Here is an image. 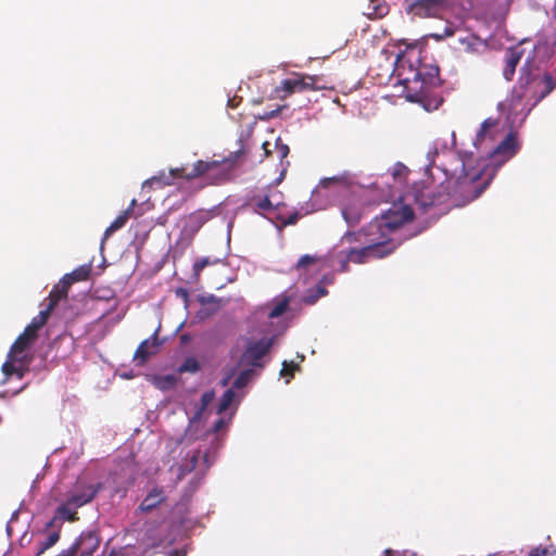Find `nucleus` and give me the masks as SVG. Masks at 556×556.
<instances>
[{
    "instance_id": "393cba45",
    "label": "nucleus",
    "mask_w": 556,
    "mask_h": 556,
    "mask_svg": "<svg viewBox=\"0 0 556 556\" xmlns=\"http://www.w3.org/2000/svg\"><path fill=\"white\" fill-rule=\"evenodd\" d=\"M165 500L162 489L153 488L147 496L142 500L139 510L143 513L151 511Z\"/></svg>"
},
{
    "instance_id": "a19ab883",
    "label": "nucleus",
    "mask_w": 556,
    "mask_h": 556,
    "mask_svg": "<svg viewBox=\"0 0 556 556\" xmlns=\"http://www.w3.org/2000/svg\"><path fill=\"white\" fill-rule=\"evenodd\" d=\"M17 516V511H14L12 517H11V520L8 522L7 525V532H8V535L11 536L12 535V522L13 520L16 518Z\"/></svg>"
},
{
    "instance_id": "2eb2a0df",
    "label": "nucleus",
    "mask_w": 556,
    "mask_h": 556,
    "mask_svg": "<svg viewBox=\"0 0 556 556\" xmlns=\"http://www.w3.org/2000/svg\"><path fill=\"white\" fill-rule=\"evenodd\" d=\"M407 13L414 16L439 17L448 7V0H405Z\"/></svg>"
},
{
    "instance_id": "ddd939ff",
    "label": "nucleus",
    "mask_w": 556,
    "mask_h": 556,
    "mask_svg": "<svg viewBox=\"0 0 556 556\" xmlns=\"http://www.w3.org/2000/svg\"><path fill=\"white\" fill-rule=\"evenodd\" d=\"M245 205L254 212L265 214L283 205V194L276 186L269 185L251 195Z\"/></svg>"
},
{
    "instance_id": "49530a36",
    "label": "nucleus",
    "mask_w": 556,
    "mask_h": 556,
    "mask_svg": "<svg viewBox=\"0 0 556 556\" xmlns=\"http://www.w3.org/2000/svg\"><path fill=\"white\" fill-rule=\"evenodd\" d=\"M354 233H346V238L350 240Z\"/></svg>"
},
{
    "instance_id": "79ce46f5",
    "label": "nucleus",
    "mask_w": 556,
    "mask_h": 556,
    "mask_svg": "<svg viewBox=\"0 0 556 556\" xmlns=\"http://www.w3.org/2000/svg\"><path fill=\"white\" fill-rule=\"evenodd\" d=\"M320 282H323V283H331V282H332V280H331V279H329L326 275H324V276H323V278H321V280H320Z\"/></svg>"
},
{
    "instance_id": "9d476101",
    "label": "nucleus",
    "mask_w": 556,
    "mask_h": 556,
    "mask_svg": "<svg viewBox=\"0 0 556 556\" xmlns=\"http://www.w3.org/2000/svg\"><path fill=\"white\" fill-rule=\"evenodd\" d=\"M222 163L219 161H203L195 162L190 169L186 166L170 168L169 173L161 172L159 175L144 181L143 186L156 184L161 187L173 185L175 178H185L191 180L204 176L211 172L219 168Z\"/></svg>"
},
{
    "instance_id": "473e14b6",
    "label": "nucleus",
    "mask_w": 556,
    "mask_h": 556,
    "mask_svg": "<svg viewBox=\"0 0 556 556\" xmlns=\"http://www.w3.org/2000/svg\"><path fill=\"white\" fill-rule=\"evenodd\" d=\"M177 382V379L173 375H166L156 379V386L161 390H168L173 388Z\"/></svg>"
},
{
    "instance_id": "de8ad7c7",
    "label": "nucleus",
    "mask_w": 556,
    "mask_h": 556,
    "mask_svg": "<svg viewBox=\"0 0 556 556\" xmlns=\"http://www.w3.org/2000/svg\"><path fill=\"white\" fill-rule=\"evenodd\" d=\"M267 146H268V142H265V143L263 144V147H264V149H265V150H266Z\"/></svg>"
},
{
    "instance_id": "dca6fc26",
    "label": "nucleus",
    "mask_w": 556,
    "mask_h": 556,
    "mask_svg": "<svg viewBox=\"0 0 556 556\" xmlns=\"http://www.w3.org/2000/svg\"><path fill=\"white\" fill-rule=\"evenodd\" d=\"M100 539L94 532H84L77 539L73 548L63 551L58 556H93L99 549ZM108 556H118L115 551H111Z\"/></svg>"
},
{
    "instance_id": "39448f33",
    "label": "nucleus",
    "mask_w": 556,
    "mask_h": 556,
    "mask_svg": "<svg viewBox=\"0 0 556 556\" xmlns=\"http://www.w3.org/2000/svg\"><path fill=\"white\" fill-rule=\"evenodd\" d=\"M395 251V245H362L359 249H350L348 252H330L327 256L303 255L296 264L299 275H314L321 268H331L334 271H345L348 263L364 264L375 260L384 258Z\"/></svg>"
},
{
    "instance_id": "1a4fd4ad",
    "label": "nucleus",
    "mask_w": 556,
    "mask_h": 556,
    "mask_svg": "<svg viewBox=\"0 0 556 556\" xmlns=\"http://www.w3.org/2000/svg\"><path fill=\"white\" fill-rule=\"evenodd\" d=\"M33 342L21 334L18 336L12 344L5 362L2 364L3 379L0 384H5L13 376L22 379L25 372L28 371L31 362L30 345Z\"/></svg>"
},
{
    "instance_id": "f3484780",
    "label": "nucleus",
    "mask_w": 556,
    "mask_h": 556,
    "mask_svg": "<svg viewBox=\"0 0 556 556\" xmlns=\"http://www.w3.org/2000/svg\"><path fill=\"white\" fill-rule=\"evenodd\" d=\"M91 263L84 264L78 268L74 269L72 273L66 274L63 278L52 288V295L59 296L61 300L64 299L67 294V290L70 286L74 281H80L88 278L91 273Z\"/></svg>"
},
{
    "instance_id": "ea45409f",
    "label": "nucleus",
    "mask_w": 556,
    "mask_h": 556,
    "mask_svg": "<svg viewBox=\"0 0 556 556\" xmlns=\"http://www.w3.org/2000/svg\"><path fill=\"white\" fill-rule=\"evenodd\" d=\"M278 148V153L280 155L281 159L286 157L289 153V147L286 146V144H279L277 146Z\"/></svg>"
},
{
    "instance_id": "7c9ffc66",
    "label": "nucleus",
    "mask_w": 556,
    "mask_h": 556,
    "mask_svg": "<svg viewBox=\"0 0 556 556\" xmlns=\"http://www.w3.org/2000/svg\"><path fill=\"white\" fill-rule=\"evenodd\" d=\"M298 370H300V363H295L294 361H283L279 375L281 378L286 379V383L288 384L293 378L294 372Z\"/></svg>"
},
{
    "instance_id": "2f4dec72",
    "label": "nucleus",
    "mask_w": 556,
    "mask_h": 556,
    "mask_svg": "<svg viewBox=\"0 0 556 556\" xmlns=\"http://www.w3.org/2000/svg\"><path fill=\"white\" fill-rule=\"evenodd\" d=\"M200 369V364L194 357H187L179 366V372H197Z\"/></svg>"
},
{
    "instance_id": "a878e982",
    "label": "nucleus",
    "mask_w": 556,
    "mask_h": 556,
    "mask_svg": "<svg viewBox=\"0 0 556 556\" xmlns=\"http://www.w3.org/2000/svg\"><path fill=\"white\" fill-rule=\"evenodd\" d=\"M389 12V7L384 2H380V0H369L367 11L364 12L369 18H380L387 15Z\"/></svg>"
},
{
    "instance_id": "7ed1b4c3",
    "label": "nucleus",
    "mask_w": 556,
    "mask_h": 556,
    "mask_svg": "<svg viewBox=\"0 0 556 556\" xmlns=\"http://www.w3.org/2000/svg\"><path fill=\"white\" fill-rule=\"evenodd\" d=\"M102 485L86 478H78L59 501L53 517L47 521L45 530L49 531L39 543V553H45L60 540V531L64 522H75L79 519L78 509L91 503Z\"/></svg>"
},
{
    "instance_id": "f03ea898",
    "label": "nucleus",
    "mask_w": 556,
    "mask_h": 556,
    "mask_svg": "<svg viewBox=\"0 0 556 556\" xmlns=\"http://www.w3.org/2000/svg\"><path fill=\"white\" fill-rule=\"evenodd\" d=\"M289 303L290 296L282 293L255 309L254 316L256 318L264 317L266 319L262 329L264 336L260 339H247L245 348L241 355L243 364L253 368H263L265 366L263 358L269 353L277 338L290 326L293 314H291Z\"/></svg>"
},
{
    "instance_id": "e433bc0d",
    "label": "nucleus",
    "mask_w": 556,
    "mask_h": 556,
    "mask_svg": "<svg viewBox=\"0 0 556 556\" xmlns=\"http://www.w3.org/2000/svg\"><path fill=\"white\" fill-rule=\"evenodd\" d=\"M407 173L408 168L402 163H396L392 169V176L394 179L405 177Z\"/></svg>"
},
{
    "instance_id": "9b49d317",
    "label": "nucleus",
    "mask_w": 556,
    "mask_h": 556,
    "mask_svg": "<svg viewBox=\"0 0 556 556\" xmlns=\"http://www.w3.org/2000/svg\"><path fill=\"white\" fill-rule=\"evenodd\" d=\"M321 78L316 75L304 73H293L289 78L283 79L274 90L275 96L281 100L293 93H300L309 90H321L325 88L320 85Z\"/></svg>"
},
{
    "instance_id": "cd10ccee",
    "label": "nucleus",
    "mask_w": 556,
    "mask_h": 556,
    "mask_svg": "<svg viewBox=\"0 0 556 556\" xmlns=\"http://www.w3.org/2000/svg\"><path fill=\"white\" fill-rule=\"evenodd\" d=\"M342 215L349 225L354 226L359 223L362 211L357 205L349 204L342 208Z\"/></svg>"
},
{
    "instance_id": "58836bf2",
    "label": "nucleus",
    "mask_w": 556,
    "mask_h": 556,
    "mask_svg": "<svg viewBox=\"0 0 556 556\" xmlns=\"http://www.w3.org/2000/svg\"><path fill=\"white\" fill-rule=\"evenodd\" d=\"M528 556H547L546 548L536 547L532 549Z\"/></svg>"
},
{
    "instance_id": "aec40b11",
    "label": "nucleus",
    "mask_w": 556,
    "mask_h": 556,
    "mask_svg": "<svg viewBox=\"0 0 556 556\" xmlns=\"http://www.w3.org/2000/svg\"><path fill=\"white\" fill-rule=\"evenodd\" d=\"M500 128V121L497 118L488 117L484 119L476 135L475 146L476 148H482L486 141H494L497 137Z\"/></svg>"
},
{
    "instance_id": "c9c22d12",
    "label": "nucleus",
    "mask_w": 556,
    "mask_h": 556,
    "mask_svg": "<svg viewBox=\"0 0 556 556\" xmlns=\"http://www.w3.org/2000/svg\"><path fill=\"white\" fill-rule=\"evenodd\" d=\"M286 105H277L274 110H264L263 113L258 115V118L262 121H269L276 117Z\"/></svg>"
},
{
    "instance_id": "bb28decb",
    "label": "nucleus",
    "mask_w": 556,
    "mask_h": 556,
    "mask_svg": "<svg viewBox=\"0 0 556 556\" xmlns=\"http://www.w3.org/2000/svg\"><path fill=\"white\" fill-rule=\"evenodd\" d=\"M519 61H520V53L517 51L511 50L506 55L503 75L507 80H510L513 78V75L515 74V71H516V67H517Z\"/></svg>"
},
{
    "instance_id": "c85d7f7f",
    "label": "nucleus",
    "mask_w": 556,
    "mask_h": 556,
    "mask_svg": "<svg viewBox=\"0 0 556 556\" xmlns=\"http://www.w3.org/2000/svg\"><path fill=\"white\" fill-rule=\"evenodd\" d=\"M327 290L324 286L318 285L314 289H309L303 296L302 302L306 305H313L315 304L318 299L327 295Z\"/></svg>"
},
{
    "instance_id": "b1692460",
    "label": "nucleus",
    "mask_w": 556,
    "mask_h": 556,
    "mask_svg": "<svg viewBox=\"0 0 556 556\" xmlns=\"http://www.w3.org/2000/svg\"><path fill=\"white\" fill-rule=\"evenodd\" d=\"M243 396V392H238L233 388L227 389L219 400L217 414L223 415L233 403L238 405Z\"/></svg>"
},
{
    "instance_id": "09e8293b",
    "label": "nucleus",
    "mask_w": 556,
    "mask_h": 556,
    "mask_svg": "<svg viewBox=\"0 0 556 556\" xmlns=\"http://www.w3.org/2000/svg\"><path fill=\"white\" fill-rule=\"evenodd\" d=\"M103 249H104V244H101V245H100V251L102 252V251H103Z\"/></svg>"
},
{
    "instance_id": "f704fd0d",
    "label": "nucleus",
    "mask_w": 556,
    "mask_h": 556,
    "mask_svg": "<svg viewBox=\"0 0 556 556\" xmlns=\"http://www.w3.org/2000/svg\"><path fill=\"white\" fill-rule=\"evenodd\" d=\"M342 180L343 179L341 177H337V176L324 178V179L320 180L318 187L314 190L313 193L314 194L318 193L321 188H328L331 185L340 184V182H342Z\"/></svg>"
},
{
    "instance_id": "3c124183",
    "label": "nucleus",
    "mask_w": 556,
    "mask_h": 556,
    "mask_svg": "<svg viewBox=\"0 0 556 556\" xmlns=\"http://www.w3.org/2000/svg\"><path fill=\"white\" fill-rule=\"evenodd\" d=\"M2 396H4V392H1V393H0V397H2Z\"/></svg>"
},
{
    "instance_id": "0eeeda50",
    "label": "nucleus",
    "mask_w": 556,
    "mask_h": 556,
    "mask_svg": "<svg viewBox=\"0 0 556 556\" xmlns=\"http://www.w3.org/2000/svg\"><path fill=\"white\" fill-rule=\"evenodd\" d=\"M410 198L422 213H429L432 217L444 215L451 210L450 186L443 182L437 187L424 182L415 184L404 199Z\"/></svg>"
},
{
    "instance_id": "f257e3e1",
    "label": "nucleus",
    "mask_w": 556,
    "mask_h": 556,
    "mask_svg": "<svg viewBox=\"0 0 556 556\" xmlns=\"http://www.w3.org/2000/svg\"><path fill=\"white\" fill-rule=\"evenodd\" d=\"M214 397V391H205L199 401L189 400L184 404L189 425L181 442L186 444L188 450L185 458L178 465V478H182L193 470L203 476L217 458V452L222 446L218 432L230 425L235 410L229 416L219 417L214 422L212 430L201 438L194 437L201 427L207 406Z\"/></svg>"
},
{
    "instance_id": "f8f14e48",
    "label": "nucleus",
    "mask_w": 556,
    "mask_h": 556,
    "mask_svg": "<svg viewBox=\"0 0 556 556\" xmlns=\"http://www.w3.org/2000/svg\"><path fill=\"white\" fill-rule=\"evenodd\" d=\"M400 228L395 223L380 215L374 218L366 228L362 229L355 240H361V237L364 236L365 243H391L390 236Z\"/></svg>"
},
{
    "instance_id": "412c9836",
    "label": "nucleus",
    "mask_w": 556,
    "mask_h": 556,
    "mask_svg": "<svg viewBox=\"0 0 556 556\" xmlns=\"http://www.w3.org/2000/svg\"><path fill=\"white\" fill-rule=\"evenodd\" d=\"M160 345L161 341L157 338V330H155L150 338L139 344L135 353V361H137L139 365L146 363L150 356L156 354Z\"/></svg>"
},
{
    "instance_id": "c756f323",
    "label": "nucleus",
    "mask_w": 556,
    "mask_h": 556,
    "mask_svg": "<svg viewBox=\"0 0 556 556\" xmlns=\"http://www.w3.org/2000/svg\"><path fill=\"white\" fill-rule=\"evenodd\" d=\"M253 375H254L253 368H248V369L242 370L238 375V377L235 379L232 388L236 391L240 392L241 389H243L244 387H247L249 384V382L253 378Z\"/></svg>"
},
{
    "instance_id": "6ab92c4d",
    "label": "nucleus",
    "mask_w": 556,
    "mask_h": 556,
    "mask_svg": "<svg viewBox=\"0 0 556 556\" xmlns=\"http://www.w3.org/2000/svg\"><path fill=\"white\" fill-rule=\"evenodd\" d=\"M388 220L395 223L399 227L414 219V211L408 203H393V205L381 214Z\"/></svg>"
},
{
    "instance_id": "20e7f679",
    "label": "nucleus",
    "mask_w": 556,
    "mask_h": 556,
    "mask_svg": "<svg viewBox=\"0 0 556 556\" xmlns=\"http://www.w3.org/2000/svg\"><path fill=\"white\" fill-rule=\"evenodd\" d=\"M494 169L488 173V165L478 162L472 154L462 157V170L443 181L450 186V207H462L478 199L489 187Z\"/></svg>"
},
{
    "instance_id": "6e6552de",
    "label": "nucleus",
    "mask_w": 556,
    "mask_h": 556,
    "mask_svg": "<svg viewBox=\"0 0 556 556\" xmlns=\"http://www.w3.org/2000/svg\"><path fill=\"white\" fill-rule=\"evenodd\" d=\"M424 70L425 67L418 68L412 79L408 77L405 79L408 91L407 98L421 104L426 111L431 112L438 110L443 102L442 97L432 94L431 91L438 80L439 70L438 67L430 68L427 72Z\"/></svg>"
},
{
    "instance_id": "4be33fe9",
    "label": "nucleus",
    "mask_w": 556,
    "mask_h": 556,
    "mask_svg": "<svg viewBox=\"0 0 556 556\" xmlns=\"http://www.w3.org/2000/svg\"><path fill=\"white\" fill-rule=\"evenodd\" d=\"M136 204V199H132L130 205L126 210H124L105 229L101 243H104L112 236V233L123 228L130 217L139 215L138 213L135 212Z\"/></svg>"
},
{
    "instance_id": "c03bdc74",
    "label": "nucleus",
    "mask_w": 556,
    "mask_h": 556,
    "mask_svg": "<svg viewBox=\"0 0 556 556\" xmlns=\"http://www.w3.org/2000/svg\"><path fill=\"white\" fill-rule=\"evenodd\" d=\"M298 357L300 358V362H303V361H304V355H300V354H298Z\"/></svg>"
},
{
    "instance_id": "a211bd4d",
    "label": "nucleus",
    "mask_w": 556,
    "mask_h": 556,
    "mask_svg": "<svg viewBox=\"0 0 556 556\" xmlns=\"http://www.w3.org/2000/svg\"><path fill=\"white\" fill-rule=\"evenodd\" d=\"M60 300L61 299L59 296H53L52 291H50L48 296L49 302L46 308L41 309L39 314L31 319V323L25 328L21 336L27 338L30 341H35L37 331L46 324L50 312L56 306Z\"/></svg>"
},
{
    "instance_id": "72a5a7b5",
    "label": "nucleus",
    "mask_w": 556,
    "mask_h": 556,
    "mask_svg": "<svg viewBox=\"0 0 556 556\" xmlns=\"http://www.w3.org/2000/svg\"><path fill=\"white\" fill-rule=\"evenodd\" d=\"M218 262H219V258H216V257H211V256L201 257L193 264V270L198 275L207 265L216 264Z\"/></svg>"
},
{
    "instance_id": "4468645a",
    "label": "nucleus",
    "mask_w": 556,
    "mask_h": 556,
    "mask_svg": "<svg viewBox=\"0 0 556 556\" xmlns=\"http://www.w3.org/2000/svg\"><path fill=\"white\" fill-rule=\"evenodd\" d=\"M520 149V142L515 131H509L506 137L489 153V160L492 166L500 167Z\"/></svg>"
},
{
    "instance_id": "37998d69",
    "label": "nucleus",
    "mask_w": 556,
    "mask_h": 556,
    "mask_svg": "<svg viewBox=\"0 0 556 556\" xmlns=\"http://www.w3.org/2000/svg\"><path fill=\"white\" fill-rule=\"evenodd\" d=\"M230 378H231V376H230V375H228L227 377H225V378L223 379L222 383H223V386H224V387L228 386Z\"/></svg>"
},
{
    "instance_id": "5701e85b",
    "label": "nucleus",
    "mask_w": 556,
    "mask_h": 556,
    "mask_svg": "<svg viewBox=\"0 0 556 556\" xmlns=\"http://www.w3.org/2000/svg\"><path fill=\"white\" fill-rule=\"evenodd\" d=\"M459 49L468 54H479L486 49V43L480 37L468 34L457 39Z\"/></svg>"
},
{
    "instance_id": "423d86ee",
    "label": "nucleus",
    "mask_w": 556,
    "mask_h": 556,
    "mask_svg": "<svg viewBox=\"0 0 556 556\" xmlns=\"http://www.w3.org/2000/svg\"><path fill=\"white\" fill-rule=\"evenodd\" d=\"M555 88L556 78L552 74L541 75L538 68L533 70L530 63H527L521 67L520 77L511 92L509 106L518 110V106L525 102L529 113Z\"/></svg>"
},
{
    "instance_id": "8fccbe9b",
    "label": "nucleus",
    "mask_w": 556,
    "mask_h": 556,
    "mask_svg": "<svg viewBox=\"0 0 556 556\" xmlns=\"http://www.w3.org/2000/svg\"><path fill=\"white\" fill-rule=\"evenodd\" d=\"M554 17L556 18V5H555V9H554Z\"/></svg>"
},
{
    "instance_id": "a18cd8bd",
    "label": "nucleus",
    "mask_w": 556,
    "mask_h": 556,
    "mask_svg": "<svg viewBox=\"0 0 556 556\" xmlns=\"http://www.w3.org/2000/svg\"><path fill=\"white\" fill-rule=\"evenodd\" d=\"M43 553H39V548L37 549L35 556H41Z\"/></svg>"
},
{
    "instance_id": "4c0bfd02",
    "label": "nucleus",
    "mask_w": 556,
    "mask_h": 556,
    "mask_svg": "<svg viewBox=\"0 0 556 556\" xmlns=\"http://www.w3.org/2000/svg\"><path fill=\"white\" fill-rule=\"evenodd\" d=\"M176 295H177L178 298H180V299L184 301L185 306H187V305H188L189 292H188V290H187V289H185V288H178V289L176 290Z\"/></svg>"
}]
</instances>
